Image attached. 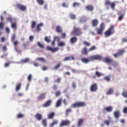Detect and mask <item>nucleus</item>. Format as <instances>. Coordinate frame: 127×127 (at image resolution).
Returning <instances> with one entry per match:
<instances>
[{"instance_id": "obj_29", "label": "nucleus", "mask_w": 127, "mask_h": 127, "mask_svg": "<svg viewBox=\"0 0 127 127\" xmlns=\"http://www.w3.org/2000/svg\"><path fill=\"white\" fill-rule=\"evenodd\" d=\"M37 2L40 5H42L44 4V1L43 0H36Z\"/></svg>"}, {"instance_id": "obj_37", "label": "nucleus", "mask_w": 127, "mask_h": 127, "mask_svg": "<svg viewBox=\"0 0 127 127\" xmlns=\"http://www.w3.org/2000/svg\"><path fill=\"white\" fill-rule=\"evenodd\" d=\"M36 24V22L34 21L32 22L31 24V28L33 29L34 28Z\"/></svg>"}, {"instance_id": "obj_53", "label": "nucleus", "mask_w": 127, "mask_h": 127, "mask_svg": "<svg viewBox=\"0 0 127 127\" xmlns=\"http://www.w3.org/2000/svg\"><path fill=\"white\" fill-rule=\"evenodd\" d=\"M84 45H85L86 46H89L90 45V44L86 41H84L83 43Z\"/></svg>"}, {"instance_id": "obj_23", "label": "nucleus", "mask_w": 127, "mask_h": 127, "mask_svg": "<svg viewBox=\"0 0 127 127\" xmlns=\"http://www.w3.org/2000/svg\"><path fill=\"white\" fill-rule=\"evenodd\" d=\"M62 103V99H59L56 102V107H58L61 106Z\"/></svg>"}, {"instance_id": "obj_57", "label": "nucleus", "mask_w": 127, "mask_h": 127, "mask_svg": "<svg viewBox=\"0 0 127 127\" xmlns=\"http://www.w3.org/2000/svg\"><path fill=\"white\" fill-rule=\"evenodd\" d=\"M7 22H11L12 21V18L11 17H7L6 18Z\"/></svg>"}, {"instance_id": "obj_28", "label": "nucleus", "mask_w": 127, "mask_h": 127, "mask_svg": "<svg viewBox=\"0 0 127 127\" xmlns=\"http://www.w3.org/2000/svg\"><path fill=\"white\" fill-rule=\"evenodd\" d=\"M42 26L43 24L42 23H41L37 25L36 28L37 31V32H39L40 31V28L41 27H42Z\"/></svg>"}, {"instance_id": "obj_39", "label": "nucleus", "mask_w": 127, "mask_h": 127, "mask_svg": "<svg viewBox=\"0 0 127 127\" xmlns=\"http://www.w3.org/2000/svg\"><path fill=\"white\" fill-rule=\"evenodd\" d=\"M29 59L28 58H26L21 60V62L23 63H27L29 61Z\"/></svg>"}, {"instance_id": "obj_48", "label": "nucleus", "mask_w": 127, "mask_h": 127, "mask_svg": "<svg viewBox=\"0 0 127 127\" xmlns=\"http://www.w3.org/2000/svg\"><path fill=\"white\" fill-rule=\"evenodd\" d=\"M61 94V92L60 91H58L55 93V95L56 96H58L60 95Z\"/></svg>"}, {"instance_id": "obj_33", "label": "nucleus", "mask_w": 127, "mask_h": 127, "mask_svg": "<svg viewBox=\"0 0 127 127\" xmlns=\"http://www.w3.org/2000/svg\"><path fill=\"white\" fill-rule=\"evenodd\" d=\"M110 76H106L104 77V79L107 81H109L110 80Z\"/></svg>"}, {"instance_id": "obj_11", "label": "nucleus", "mask_w": 127, "mask_h": 127, "mask_svg": "<svg viewBox=\"0 0 127 127\" xmlns=\"http://www.w3.org/2000/svg\"><path fill=\"white\" fill-rule=\"evenodd\" d=\"M98 21L97 19H93L92 22V26L94 27H96L98 25Z\"/></svg>"}, {"instance_id": "obj_41", "label": "nucleus", "mask_w": 127, "mask_h": 127, "mask_svg": "<svg viewBox=\"0 0 127 127\" xmlns=\"http://www.w3.org/2000/svg\"><path fill=\"white\" fill-rule=\"evenodd\" d=\"M61 78L58 77L54 81V82L57 83H59L61 82Z\"/></svg>"}, {"instance_id": "obj_16", "label": "nucleus", "mask_w": 127, "mask_h": 127, "mask_svg": "<svg viewBox=\"0 0 127 127\" xmlns=\"http://www.w3.org/2000/svg\"><path fill=\"white\" fill-rule=\"evenodd\" d=\"M55 115V113L54 112H52L48 115V118L49 119H53Z\"/></svg>"}, {"instance_id": "obj_32", "label": "nucleus", "mask_w": 127, "mask_h": 127, "mask_svg": "<svg viewBox=\"0 0 127 127\" xmlns=\"http://www.w3.org/2000/svg\"><path fill=\"white\" fill-rule=\"evenodd\" d=\"M122 95L124 97L127 98V91H124L122 94Z\"/></svg>"}, {"instance_id": "obj_45", "label": "nucleus", "mask_w": 127, "mask_h": 127, "mask_svg": "<svg viewBox=\"0 0 127 127\" xmlns=\"http://www.w3.org/2000/svg\"><path fill=\"white\" fill-rule=\"evenodd\" d=\"M29 45V43L28 44L24 43L22 45V46L24 49H26L27 48V47Z\"/></svg>"}, {"instance_id": "obj_64", "label": "nucleus", "mask_w": 127, "mask_h": 127, "mask_svg": "<svg viewBox=\"0 0 127 127\" xmlns=\"http://www.w3.org/2000/svg\"><path fill=\"white\" fill-rule=\"evenodd\" d=\"M122 42L123 43L127 42V38H123L122 40Z\"/></svg>"}, {"instance_id": "obj_34", "label": "nucleus", "mask_w": 127, "mask_h": 127, "mask_svg": "<svg viewBox=\"0 0 127 127\" xmlns=\"http://www.w3.org/2000/svg\"><path fill=\"white\" fill-rule=\"evenodd\" d=\"M110 5L111 8L112 9L114 10L116 5L115 2H113L112 3H111Z\"/></svg>"}, {"instance_id": "obj_50", "label": "nucleus", "mask_w": 127, "mask_h": 127, "mask_svg": "<svg viewBox=\"0 0 127 127\" xmlns=\"http://www.w3.org/2000/svg\"><path fill=\"white\" fill-rule=\"evenodd\" d=\"M59 50V48L58 47H56L54 48H52V52H54L58 51Z\"/></svg>"}, {"instance_id": "obj_9", "label": "nucleus", "mask_w": 127, "mask_h": 127, "mask_svg": "<svg viewBox=\"0 0 127 127\" xmlns=\"http://www.w3.org/2000/svg\"><path fill=\"white\" fill-rule=\"evenodd\" d=\"M52 102V101L51 100H48L42 106L44 107H49L50 106Z\"/></svg>"}, {"instance_id": "obj_46", "label": "nucleus", "mask_w": 127, "mask_h": 127, "mask_svg": "<svg viewBox=\"0 0 127 127\" xmlns=\"http://www.w3.org/2000/svg\"><path fill=\"white\" fill-rule=\"evenodd\" d=\"M12 28L14 29L15 30L16 29V24L15 23H12L11 26Z\"/></svg>"}, {"instance_id": "obj_19", "label": "nucleus", "mask_w": 127, "mask_h": 127, "mask_svg": "<svg viewBox=\"0 0 127 127\" xmlns=\"http://www.w3.org/2000/svg\"><path fill=\"white\" fill-rule=\"evenodd\" d=\"M88 53L87 49L86 47H85L83 49L81 52V53L82 54L87 55Z\"/></svg>"}, {"instance_id": "obj_5", "label": "nucleus", "mask_w": 127, "mask_h": 127, "mask_svg": "<svg viewBox=\"0 0 127 127\" xmlns=\"http://www.w3.org/2000/svg\"><path fill=\"white\" fill-rule=\"evenodd\" d=\"M70 123V121L67 120H62L60 124V127H64L69 125Z\"/></svg>"}, {"instance_id": "obj_18", "label": "nucleus", "mask_w": 127, "mask_h": 127, "mask_svg": "<svg viewBox=\"0 0 127 127\" xmlns=\"http://www.w3.org/2000/svg\"><path fill=\"white\" fill-rule=\"evenodd\" d=\"M112 110V107L111 106H109L104 108L103 109V112L106 111L108 112H111Z\"/></svg>"}, {"instance_id": "obj_56", "label": "nucleus", "mask_w": 127, "mask_h": 127, "mask_svg": "<svg viewBox=\"0 0 127 127\" xmlns=\"http://www.w3.org/2000/svg\"><path fill=\"white\" fill-rule=\"evenodd\" d=\"M23 114H19L17 116V117L18 118H23Z\"/></svg>"}, {"instance_id": "obj_36", "label": "nucleus", "mask_w": 127, "mask_h": 127, "mask_svg": "<svg viewBox=\"0 0 127 127\" xmlns=\"http://www.w3.org/2000/svg\"><path fill=\"white\" fill-rule=\"evenodd\" d=\"M59 39V37H57V36H56L55 37L54 40H53V42H52L51 44L52 45V46H54L55 44V40H56V39Z\"/></svg>"}, {"instance_id": "obj_63", "label": "nucleus", "mask_w": 127, "mask_h": 127, "mask_svg": "<svg viewBox=\"0 0 127 127\" xmlns=\"http://www.w3.org/2000/svg\"><path fill=\"white\" fill-rule=\"evenodd\" d=\"M123 112L125 113H127V107H125L123 110Z\"/></svg>"}, {"instance_id": "obj_54", "label": "nucleus", "mask_w": 127, "mask_h": 127, "mask_svg": "<svg viewBox=\"0 0 127 127\" xmlns=\"http://www.w3.org/2000/svg\"><path fill=\"white\" fill-rule=\"evenodd\" d=\"M19 43V42L17 40L13 41V44L15 46H17Z\"/></svg>"}, {"instance_id": "obj_20", "label": "nucleus", "mask_w": 127, "mask_h": 127, "mask_svg": "<svg viewBox=\"0 0 127 127\" xmlns=\"http://www.w3.org/2000/svg\"><path fill=\"white\" fill-rule=\"evenodd\" d=\"M35 117L36 119L39 121L41 120L42 119V116L41 114L38 113L36 114Z\"/></svg>"}, {"instance_id": "obj_7", "label": "nucleus", "mask_w": 127, "mask_h": 127, "mask_svg": "<svg viewBox=\"0 0 127 127\" xmlns=\"http://www.w3.org/2000/svg\"><path fill=\"white\" fill-rule=\"evenodd\" d=\"M16 6L20 10L23 11H25L26 10V6L23 5L18 4Z\"/></svg>"}, {"instance_id": "obj_40", "label": "nucleus", "mask_w": 127, "mask_h": 127, "mask_svg": "<svg viewBox=\"0 0 127 127\" xmlns=\"http://www.w3.org/2000/svg\"><path fill=\"white\" fill-rule=\"evenodd\" d=\"M124 14H121L118 18V20L119 21H121L123 19L124 16Z\"/></svg>"}, {"instance_id": "obj_26", "label": "nucleus", "mask_w": 127, "mask_h": 127, "mask_svg": "<svg viewBox=\"0 0 127 127\" xmlns=\"http://www.w3.org/2000/svg\"><path fill=\"white\" fill-rule=\"evenodd\" d=\"M125 51L123 49L119 50L118 51V53L120 56L123 55V54L125 52Z\"/></svg>"}, {"instance_id": "obj_42", "label": "nucleus", "mask_w": 127, "mask_h": 127, "mask_svg": "<svg viewBox=\"0 0 127 127\" xmlns=\"http://www.w3.org/2000/svg\"><path fill=\"white\" fill-rule=\"evenodd\" d=\"M113 90L112 89H110L107 92V95H110L113 93Z\"/></svg>"}, {"instance_id": "obj_44", "label": "nucleus", "mask_w": 127, "mask_h": 127, "mask_svg": "<svg viewBox=\"0 0 127 127\" xmlns=\"http://www.w3.org/2000/svg\"><path fill=\"white\" fill-rule=\"evenodd\" d=\"M95 60L100 59L101 58V56L98 55H95Z\"/></svg>"}, {"instance_id": "obj_47", "label": "nucleus", "mask_w": 127, "mask_h": 127, "mask_svg": "<svg viewBox=\"0 0 127 127\" xmlns=\"http://www.w3.org/2000/svg\"><path fill=\"white\" fill-rule=\"evenodd\" d=\"M16 37V36L15 34H13L11 36V41L12 42H13L14 41V40Z\"/></svg>"}, {"instance_id": "obj_4", "label": "nucleus", "mask_w": 127, "mask_h": 127, "mask_svg": "<svg viewBox=\"0 0 127 127\" xmlns=\"http://www.w3.org/2000/svg\"><path fill=\"white\" fill-rule=\"evenodd\" d=\"M105 28V26L104 24L103 23H101L100 24V28L96 29L97 34L99 35H102Z\"/></svg>"}, {"instance_id": "obj_43", "label": "nucleus", "mask_w": 127, "mask_h": 127, "mask_svg": "<svg viewBox=\"0 0 127 127\" xmlns=\"http://www.w3.org/2000/svg\"><path fill=\"white\" fill-rule=\"evenodd\" d=\"M72 111L70 109H67L66 110L65 112V114L67 116L69 114V112H71Z\"/></svg>"}, {"instance_id": "obj_49", "label": "nucleus", "mask_w": 127, "mask_h": 127, "mask_svg": "<svg viewBox=\"0 0 127 127\" xmlns=\"http://www.w3.org/2000/svg\"><path fill=\"white\" fill-rule=\"evenodd\" d=\"M37 44L39 47H40L41 48H43L44 47V45L41 44L39 42H38L37 43Z\"/></svg>"}, {"instance_id": "obj_3", "label": "nucleus", "mask_w": 127, "mask_h": 127, "mask_svg": "<svg viewBox=\"0 0 127 127\" xmlns=\"http://www.w3.org/2000/svg\"><path fill=\"white\" fill-rule=\"evenodd\" d=\"M71 34L72 35H74L75 36H79L81 34V29L79 28L75 27H74L73 30Z\"/></svg>"}, {"instance_id": "obj_13", "label": "nucleus", "mask_w": 127, "mask_h": 127, "mask_svg": "<svg viewBox=\"0 0 127 127\" xmlns=\"http://www.w3.org/2000/svg\"><path fill=\"white\" fill-rule=\"evenodd\" d=\"M104 61L106 63L110 64L112 62L113 60L112 59H110L109 57H106L104 59Z\"/></svg>"}, {"instance_id": "obj_52", "label": "nucleus", "mask_w": 127, "mask_h": 127, "mask_svg": "<svg viewBox=\"0 0 127 127\" xmlns=\"http://www.w3.org/2000/svg\"><path fill=\"white\" fill-rule=\"evenodd\" d=\"M62 6L64 7L67 8L68 7V4L64 2L63 3Z\"/></svg>"}, {"instance_id": "obj_25", "label": "nucleus", "mask_w": 127, "mask_h": 127, "mask_svg": "<svg viewBox=\"0 0 127 127\" xmlns=\"http://www.w3.org/2000/svg\"><path fill=\"white\" fill-rule=\"evenodd\" d=\"M21 86V84L20 83H19L16 85L15 90L16 91H18L20 89Z\"/></svg>"}, {"instance_id": "obj_8", "label": "nucleus", "mask_w": 127, "mask_h": 127, "mask_svg": "<svg viewBox=\"0 0 127 127\" xmlns=\"http://www.w3.org/2000/svg\"><path fill=\"white\" fill-rule=\"evenodd\" d=\"M84 119L83 118L79 119L78 120L77 126L78 127H80L83 125L84 122Z\"/></svg>"}, {"instance_id": "obj_1", "label": "nucleus", "mask_w": 127, "mask_h": 127, "mask_svg": "<svg viewBox=\"0 0 127 127\" xmlns=\"http://www.w3.org/2000/svg\"><path fill=\"white\" fill-rule=\"evenodd\" d=\"M114 26L113 25H111L109 29L104 32L105 37H109L115 33Z\"/></svg>"}, {"instance_id": "obj_38", "label": "nucleus", "mask_w": 127, "mask_h": 127, "mask_svg": "<svg viewBox=\"0 0 127 127\" xmlns=\"http://www.w3.org/2000/svg\"><path fill=\"white\" fill-rule=\"evenodd\" d=\"M42 124L45 127H46L47 126V123L46 119H45L43 120Z\"/></svg>"}, {"instance_id": "obj_30", "label": "nucleus", "mask_w": 127, "mask_h": 127, "mask_svg": "<svg viewBox=\"0 0 127 127\" xmlns=\"http://www.w3.org/2000/svg\"><path fill=\"white\" fill-rule=\"evenodd\" d=\"M57 32H62V30L61 27L60 26H57L56 27Z\"/></svg>"}, {"instance_id": "obj_35", "label": "nucleus", "mask_w": 127, "mask_h": 127, "mask_svg": "<svg viewBox=\"0 0 127 127\" xmlns=\"http://www.w3.org/2000/svg\"><path fill=\"white\" fill-rule=\"evenodd\" d=\"M61 65V63H60L57 64L56 66H55L53 68L54 69L57 70L60 68Z\"/></svg>"}, {"instance_id": "obj_59", "label": "nucleus", "mask_w": 127, "mask_h": 127, "mask_svg": "<svg viewBox=\"0 0 127 127\" xmlns=\"http://www.w3.org/2000/svg\"><path fill=\"white\" fill-rule=\"evenodd\" d=\"M32 76L31 74H30L29 75L28 78V80L29 81H31V80L32 79Z\"/></svg>"}, {"instance_id": "obj_58", "label": "nucleus", "mask_w": 127, "mask_h": 127, "mask_svg": "<svg viewBox=\"0 0 127 127\" xmlns=\"http://www.w3.org/2000/svg\"><path fill=\"white\" fill-rule=\"evenodd\" d=\"M95 56H92L89 57V59H90V61L95 60Z\"/></svg>"}, {"instance_id": "obj_61", "label": "nucleus", "mask_w": 127, "mask_h": 127, "mask_svg": "<svg viewBox=\"0 0 127 127\" xmlns=\"http://www.w3.org/2000/svg\"><path fill=\"white\" fill-rule=\"evenodd\" d=\"M112 65L114 67H116L118 65V64L117 62H112Z\"/></svg>"}, {"instance_id": "obj_51", "label": "nucleus", "mask_w": 127, "mask_h": 127, "mask_svg": "<svg viewBox=\"0 0 127 127\" xmlns=\"http://www.w3.org/2000/svg\"><path fill=\"white\" fill-rule=\"evenodd\" d=\"M70 16L71 19H74L75 18L76 16L75 15L71 14L70 15Z\"/></svg>"}, {"instance_id": "obj_60", "label": "nucleus", "mask_w": 127, "mask_h": 127, "mask_svg": "<svg viewBox=\"0 0 127 127\" xmlns=\"http://www.w3.org/2000/svg\"><path fill=\"white\" fill-rule=\"evenodd\" d=\"M45 41L48 43L50 41V39L49 37H45Z\"/></svg>"}, {"instance_id": "obj_6", "label": "nucleus", "mask_w": 127, "mask_h": 127, "mask_svg": "<svg viewBox=\"0 0 127 127\" xmlns=\"http://www.w3.org/2000/svg\"><path fill=\"white\" fill-rule=\"evenodd\" d=\"M97 89V86L96 84H94L92 85L90 88V91L92 92H96Z\"/></svg>"}, {"instance_id": "obj_21", "label": "nucleus", "mask_w": 127, "mask_h": 127, "mask_svg": "<svg viewBox=\"0 0 127 127\" xmlns=\"http://www.w3.org/2000/svg\"><path fill=\"white\" fill-rule=\"evenodd\" d=\"M86 8L87 10L91 11H92L94 9L93 6L91 5H89L86 6Z\"/></svg>"}, {"instance_id": "obj_27", "label": "nucleus", "mask_w": 127, "mask_h": 127, "mask_svg": "<svg viewBox=\"0 0 127 127\" xmlns=\"http://www.w3.org/2000/svg\"><path fill=\"white\" fill-rule=\"evenodd\" d=\"M65 45V43L63 41L60 42L58 43V46L60 47H63Z\"/></svg>"}, {"instance_id": "obj_24", "label": "nucleus", "mask_w": 127, "mask_h": 127, "mask_svg": "<svg viewBox=\"0 0 127 127\" xmlns=\"http://www.w3.org/2000/svg\"><path fill=\"white\" fill-rule=\"evenodd\" d=\"M74 57L73 56L71 57H66L64 59V61H69L71 60H74Z\"/></svg>"}, {"instance_id": "obj_2", "label": "nucleus", "mask_w": 127, "mask_h": 127, "mask_svg": "<svg viewBox=\"0 0 127 127\" xmlns=\"http://www.w3.org/2000/svg\"><path fill=\"white\" fill-rule=\"evenodd\" d=\"M86 104L84 102L80 101L77 102L72 104L71 105V107L72 108H79L85 107Z\"/></svg>"}, {"instance_id": "obj_15", "label": "nucleus", "mask_w": 127, "mask_h": 127, "mask_svg": "<svg viewBox=\"0 0 127 127\" xmlns=\"http://www.w3.org/2000/svg\"><path fill=\"white\" fill-rule=\"evenodd\" d=\"M77 40V38L75 37H74L71 38L70 40V43H74L76 42Z\"/></svg>"}, {"instance_id": "obj_12", "label": "nucleus", "mask_w": 127, "mask_h": 127, "mask_svg": "<svg viewBox=\"0 0 127 127\" xmlns=\"http://www.w3.org/2000/svg\"><path fill=\"white\" fill-rule=\"evenodd\" d=\"M46 97V93H43L40 94L37 97V99L39 100H41L45 98Z\"/></svg>"}, {"instance_id": "obj_55", "label": "nucleus", "mask_w": 127, "mask_h": 127, "mask_svg": "<svg viewBox=\"0 0 127 127\" xmlns=\"http://www.w3.org/2000/svg\"><path fill=\"white\" fill-rule=\"evenodd\" d=\"M96 49V47L95 46H93L90 48L89 50V51H91L95 50Z\"/></svg>"}, {"instance_id": "obj_14", "label": "nucleus", "mask_w": 127, "mask_h": 127, "mask_svg": "<svg viewBox=\"0 0 127 127\" xmlns=\"http://www.w3.org/2000/svg\"><path fill=\"white\" fill-rule=\"evenodd\" d=\"M58 122V121L57 120H55L53 121L52 123L50 125V127H53L54 126L57 125Z\"/></svg>"}, {"instance_id": "obj_62", "label": "nucleus", "mask_w": 127, "mask_h": 127, "mask_svg": "<svg viewBox=\"0 0 127 127\" xmlns=\"http://www.w3.org/2000/svg\"><path fill=\"white\" fill-rule=\"evenodd\" d=\"M111 3L108 0H106L105 2V4L106 5H110Z\"/></svg>"}, {"instance_id": "obj_22", "label": "nucleus", "mask_w": 127, "mask_h": 127, "mask_svg": "<svg viewBox=\"0 0 127 127\" xmlns=\"http://www.w3.org/2000/svg\"><path fill=\"white\" fill-rule=\"evenodd\" d=\"M87 20V18L84 16L81 18L79 19V22L81 23H83L86 22Z\"/></svg>"}, {"instance_id": "obj_31", "label": "nucleus", "mask_w": 127, "mask_h": 127, "mask_svg": "<svg viewBox=\"0 0 127 127\" xmlns=\"http://www.w3.org/2000/svg\"><path fill=\"white\" fill-rule=\"evenodd\" d=\"M36 60H39L42 62H45V59L42 57H38L36 59Z\"/></svg>"}, {"instance_id": "obj_17", "label": "nucleus", "mask_w": 127, "mask_h": 127, "mask_svg": "<svg viewBox=\"0 0 127 127\" xmlns=\"http://www.w3.org/2000/svg\"><path fill=\"white\" fill-rule=\"evenodd\" d=\"M114 114L115 116V117L117 119H118L120 116V112L118 110L114 112Z\"/></svg>"}, {"instance_id": "obj_10", "label": "nucleus", "mask_w": 127, "mask_h": 127, "mask_svg": "<svg viewBox=\"0 0 127 127\" xmlns=\"http://www.w3.org/2000/svg\"><path fill=\"white\" fill-rule=\"evenodd\" d=\"M81 61L83 63L87 64L90 61L89 57L88 58L83 57L81 59Z\"/></svg>"}]
</instances>
